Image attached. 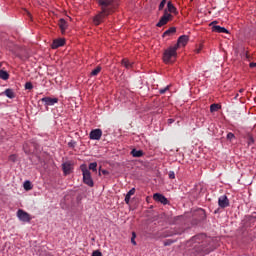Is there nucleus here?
<instances>
[{"label":"nucleus","mask_w":256,"mask_h":256,"mask_svg":"<svg viewBox=\"0 0 256 256\" xmlns=\"http://www.w3.org/2000/svg\"><path fill=\"white\" fill-rule=\"evenodd\" d=\"M168 177H169V179H175V172L174 171H170L168 173Z\"/></svg>","instance_id":"37"},{"label":"nucleus","mask_w":256,"mask_h":256,"mask_svg":"<svg viewBox=\"0 0 256 256\" xmlns=\"http://www.w3.org/2000/svg\"><path fill=\"white\" fill-rule=\"evenodd\" d=\"M253 143H255V139H253V136H249L247 144L248 145H253Z\"/></svg>","instance_id":"35"},{"label":"nucleus","mask_w":256,"mask_h":256,"mask_svg":"<svg viewBox=\"0 0 256 256\" xmlns=\"http://www.w3.org/2000/svg\"><path fill=\"white\" fill-rule=\"evenodd\" d=\"M189 43V37L186 35H182L178 38L177 43L174 45L176 49H179V47H185Z\"/></svg>","instance_id":"10"},{"label":"nucleus","mask_w":256,"mask_h":256,"mask_svg":"<svg viewBox=\"0 0 256 256\" xmlns=\"http://www.w3.org/2000/svg\"><path fill=\"white\" fill-rule=\"evenodd\" d=\"M250 69H253L256 67V62H252L249 64Z\"/></svg>","instance_id":"42"},{"label":"nucleus","mask_w":256,"mask_h":256,"mask_svg":"<svg viewBox=\"0 0 256 256\" xmlns=\"http://www.w3.org/2000/svg\"><path fill=\"white\" fill-rule=\"evenodd\" d=\"M217 21H213L210 23V27H212L213 33H229V30H227L225 27L217 26Z\"/></svg>","instance_id":"9"},{"label":"nucleus","mask_w":256,"mask_h":256,"mask_svg":"<svg viewBox=\"0 0 256 256\" xmlns=\"http://www.w3.org/2000/svg\"><path fill=\"white\" fill-rule=\"evenodd\" d=\"M0 79L7 81V79H9V73L7 71L0 70Z\"/></svg>","instance_id":"24"},{"label":"nucleus","mask_w":256,"mask_h":256,"mask_svg":"<svg viewBox=\"0 0 256 256\" xmlns=\"http://www.w3.org/2000/svg\"><path fill=\"white\" fill-rule=\"evenodd\" d=\"M27 13H28L29 17H31V13L30 12H27Z\"/></svg>","instance_id":"48"},{"label":"nucleus","mask_w":256,"mask_h":256,"mask_svg":"<svg viewBox=\"0 0 256 256\" xmlns=\"http://www.w3.org/2000/svg\"><path fill=\"white\" fill-rule=\"evenodd\" d=\"M17 217L23 223H31V215L25 212L23 209L17 211Z\"/></svg>","instance_id":"7"},{"label":"nucleus","mask_w":256,"mask_h":256,"mask_svg":"<svg viewBox=\"0 0 256 256\" xmlns=\"http://www.w3.org/2000/svg\"><path fill=\"white\" fill-rule=\"evenodd\" d=\"M25 89H28V90L33 89V83H31V82H26V83H25Z\"/></svg>","instance_id":"31"},{"label":"nucleus","mask_w":256,"mask_h":256,"mask_svg":"<svg viewBox=\"0 0 256 256\" xmlns=\"http://www.w3.org/2000/svg\"><path fill=\"white\" fill-rule=\"evenodd\" d=\"M62 171L64 175H71V172L73 171V165L71 162H64L62 164Z\"/></svg>","instance_id":"14"},{"label":"nucleus","mask_w":256,"mask_h":256,"mask_svg":"<svg viewBox=\"0 0 256 256\" xmlns=\"http://www.w3.org/2000/svg\"><path fill=\"white\" fill-rule=\"evenodd\" d=\"M0 67H1V63H0Z\"/></svg>","instance_id":"49"},{"label":"nucleus","mask_w":256,"mask_h":256,"mask_svg":"<svg viewBox=\"0 0 256 256\" xmlns=\"http://www.w3.org/2000/svg\"><path fill=\"white\" fill-rule=\"evenodd\" d=\"M173 20V15L171 13L167 12V10H164L163 16L160 18L159 22L156 24V27H163L167 25L169 21Z\"/></svg>","instance_id":"5"},{"label":"nucleus","mask_w":256,"mask_h":256,"mask_svg":"<svg viewBox=\"0 0 256 256\" xmlns=\"http://www.w3.org/2000/svg\"><path fill=\"white\" fill-rule=\"evenodd\" d=\"M247 220L251 223H255V221H256V212H253L250 216H247Z\"/></svg>","instance_id":"27"},{"label":"nucleus","mask_w":256,"mask_h":256,"mask_svg":"<svg viewBox=\"0 0 256 256\" xmlns=\"http://www.w3.org/2000/svg\"><path fill=\"white\" fill-rule=\"evenodd\" d=\"M9 161H12V163H15V161H17V155H15V154L10 155Z\"/></svg>","instance_id":"32"},{"label":"nucleus","mask_w":256,"mask_h":256,"mask_svg":"<svg viewBox=\"0 0 256 256\" xmlns=\"http://www.w3.org/2000/svg\"><path fill=\"white\" fill-rule=\"evenodd\" d=\"M137 237V235L135 234V232L132 233V238H131V243L133 245H137V242L135 241V238Z\"/></svg>","instance_id":"34"},{"label":"nucleus","mask_w":256,"mask_h":256,"mask_svg":"<svg viewBox=\"0 0 256 256\" xmlns=\"http://www.w3.org/2000/svg\"><path fill=\"white\" fill-rule=\"evenodd\" d=\"M89 169L90 171H93L94 173H96L97 171V162H92L89 164Z\"/></svg>","instance_id":"28"},{"label":"nucleus","mask_w":256,"mask_h":256,"mask_svg":"<svg viewBox=\"0 0 256 256\" xmlns=\"http://www.w3.org/2000/svg\"><path fill=\"white\" fill-rule=\"evenodd\" d=\"M2 95H6V97H8V99H15V92L11 88L6 89L2 93Z\"/></svg>","instance_id":"19"},{"label":"nucleus","mask_w":256,"mask_h":256,"mask_svg":"<svg viewBox=\"0 0 256 256\" xmlns=\"http://www.w3.org/2000/svg\"><path fill=\"white\" fill-rule=\"evenodd\" d=\"M174 33H177V28L175 27H170L168 30H166L163 33V37H171V35H174Z\"/></svg>","instance_id":"20"},{"label":"nucleus","mask_w":256,"mask_h":256,"mask_svg":"<svg viewBox=\"0 0 256 256\" xmlns=\"http://www.w3.org/2000/svg\"><path fill=\"white\" fill-rule=\"evenodd\" d=\"M63 45H65V38H58L52 42L51 47L52 49H59V47H63Z\"/></svg>","instance_id":"15"},{"label":"nucleus","mask_w":256,"mask_h":256,"mask_svg":"<svg viewBox=\"0 0 256 256\" xmlns=\"http://www.w3.org/2000/svg\"><path fill=\"white\" fill-rule=\"evenodd\" d=\"M109 15H111V12H103V10H101L96 16H94L93 18V23L96 26L101 25L102 21L105 20V17H109Z\"/></svg>","instance_id":"6"},{"label":"nucleus","mask_w":256,"mask_h":256,"mask_svg":"<svg viewBox=\"0 0 256 256\" xmlns=\"http://www.w3.org/2000/svg\"><path fill=\"white\" fill-rule=\"evenodd\" d=\"M239 97V94H236V96L234 97V99H237Z\"/></svg>","instance_id":"47"},{"label":"nucleus","mask_w":256,"mask_h":256,"mask_svg":"<svg viewBox=\"0 0 256 256\" xmlns=\"http://www.w3.org/2000/svg\"><path fill=\"white\" fill-rule=\"evenodd\" d=\"M172 243H173V240H166L164 241V246L169 247V245H171Z\"/></svg>","instance_id":"40"},{"label":"nucleus","mask_w":256,"mask_h":256,"mask_svg":"<svg viewBox=\"0 0 256 256\" xmlns=\"http://www.w3.org/2000/svg\"><path fill=\"white\" fill-rule=\"evenodd\" d=\"M68 145H69V147H73V144L70 142V143H68Z\"/></svg>","instance_id":"46"},{"label":"nucleus","mask_w":256,"mask_h":256,"mask_svg":"<svg viewBox=\"0 0 256 256\" xmlns=\"http://www.w3.org/2000/svg\"><path fill=\"white\" fill-rule=\"evenodd\" d=\"M103 137V130L97 128L90 132L89 139L92 141H99Z\"/></svg>","instance_id":"8"},{"label":"nucleus","mask_w":256,"mask_h":256,"mask_svg":"<svg viewBox=\"0 0 256 256\" xmlns=\"http://www.w3.org/2000/svg\"><path fill=\"white\" fill-rule=\"evenodd\" d=\"M165 11H167V13H174V15H177V8L175 7V5H173V3L171 1H169L167 3V9H165Z\"/></svg>","instance_id":"18"},{"label":"nucleus","mask_w":256,"mask_h":256,"mask_svg":"<svg viewBox=\"0 0 256 256\" xmlns=\"http://www.w3.org/2000/svg\"><path fill=\"white\" fill-rule=\"evenodd\" d=\"M218 205L219 207H221V209H225L226 207H229V198H227V195H223L219 197Z\"/></svg>","instance_id":"13"},{"label":"nucleus","mask_w":256,"mask_h":256,"mask_svg":"<svg viewBox=\"0 0 256 256\" xmlns=\"http://www.w3.org/2000/svg\"><path fill=\"white\" fill-rule=\"evenodd\" d=\"M153 199L154 201H156L157 203H161L162 205H169V200H167V198L163 194L155 193L153 195Z\"/></svg>","instance_id":"11"},{"label":"nucleus","mask_w":256,"mask_h":256,"mask_svg":"<svg viewBox=\"0 0 256 256\" xmlns=\"http://www.w3.org/2000/svg\"><path fill=\"white\" fill-rule=\"evenodd\" d=\"M103 13H113V0H98Z\"/></svg>","instance_id":"4"},{"label":"nucleus","mask_w":256,"mask_h":256,"mask_svg":"<svg viewBox=\"0 0 256 256\" xmlns=\"http://www.w3.org/2000/svg\"><path fill=\"white\" fill-rule=\"evenodd\" d=\"M219 109H221V105L219 104L210 105V113H215V111H219Z\"/></svg>","instance_id":"25"},{"label":"nucleus","mask_w":256,"mask_h":256,"mask_svg":"<svg viewBox=\"0 0 256 256\" xmlns=\"http://www.w3.org/2000/svg\"><path fill=\"white\" fill-rule=\"evenodd\" d=\"M165 5H167V0H162L158 6L159 11H163Z\"/></svg>","instance_id":"29"},{"label":"nucleus","mask_w":256,"mask_h":256,"mask_svg":"<svg viewBox=\"0 0 256 256\" xmlns=\"http://www.w3.org/2000/svg\"><path fill=\"white\" fill-rule=\"evenodd\" d=\"M131 155L132 157H143V150L133 149Z\"/></svg>","instance_id":"22"},{"label":"nucleus","mask_w":256,"mask_h":256,"mask_svg":"<svg viewBox=\"0 0 256 256\" xmlns=\"http://www.w3.org/2000/svg\"><path fill=\"white\" fill-rule=\"evenodd\" d=\"M122 65H124V67L126 69H133V63H131L129 60H127L126 58H124L122 60Z\"/></svg>","instance_id":"21"},{"label":"nucleus","mask_w":256,"mask_h":256,"mask_svg":"<svg viewBox=\"0 0 256 256\" xmlns=\"http://www.w3.org/2000/svg\"><path fill=\"white\" fill-rule=\"evenodd\" d=\"M102 175H109V171H107V170H102Z\"/></svg>","instance_id":"43"},{"label":"nucleus","mask_w":256,"mask_h":256,"mask_svg":"<svg viewBox=\"0 0 256 256\" xmlns=\"http://www.w3.org/2000/svg\"><path fill=\"white\" fill-rule=\"evenodd\" d=\"M177 59V47L170 46L167 48L163 53V62L166 65H169L171 63H175V60Z\"/></svg>","instance_id":"2"},{"label":"nucleus","mask_w":256,"mask_h":256,"mask_svg":"<svg viewBox=\"0 0 256 256\" xmlns=\"http://www.w3.org/2000/svg\"><path fill=\"white\" fill-rule=\"evenodd\" d=\"M24 189L25 191H31V189H33V185H31V181L27 180L24 182Z\"/></svg>","instance_id":"26"},{"label":"nucleus","mask_w":256,"mask_h":256,"mask_svg":"<svg viewBox=\"0 0 256 256\" xmlns=\"http://www.w3.org/2000/svg\"><path fill=\"white\" fill-rule=\"evenodd\" d=\"M240 57L243 61H251L253 57L249 54V51L243 49L240 53Z\"/></svg>","instance_id":"17"},{"label":"nucleus","mask_w":256,"mask_h":256,"mask_svg":"<svg viewBox=\"0 0 256 256\" xmlns=\"http://www.w3.org/2000/svg\"><path fill=\"white\" fill-rule=\"evenodd\" d=\"M168 123H169V125H171V123H175V120H173V119H168Z\"/></svg>","instance_id":"44"},{"label":"nucleus","mask_w":256,"mask_h":256,"mask_svg":"<svg viewBox=\"0 0 256 256\" xmlns=\"http://www.w3.org/2000/svg\"><path fill=\"white\" fill-rule=\"evenodd\" d=\"M203 51V44H199L198 48L195 49V53L199 54Z\"/></svg>","instance_id":"33"},{"label":"nucleus","mask_w":256,"mask_h":256,"mask_svg":"<svg viewBox=\"0 0 256 256\" xmlns=\"http://www.w3.org/2000/svg\"><path fill=\"white\" fill-rule=\"evenodd\" d=\"M42 103H45L46 107H51L59 103V98L44 97L41 99Z\"/></svg>","instance_id":"12"},{"label":"nucleus","mask_w":256,"mask_h":256,"mask_svg":"<svg viewBox=\"0 0 256 256\" xmlns=\"http://www.w3.org/2000/svg\"><path fill=\"white\" fill-rule=\"evenodd\" d=\"M92 256H103V254L101 253V251L96 250L92 253Z\"/></svg>","instance_id":"39"},{"label":"nucleus","mask_w":256,"mask_h":256,"mask_svg":"<svg viewBox=\"0 0 256 256\" xmlns=\"http://www.w3.org/2000/svg\"><path fill=\"white\" fill-rule=\"evenodd\" d=\"M101 66H97L92 72L90 73L91 77H97L101 73Z\"/></svg>","instance_id":"23"},{"label":"nucleus","mask_w":256,"mask_h":256,"mask_svg":"<svg viewBox=\"0 0 256 256\" xmlns=\"http://www.w3.org/2000/svg\"><path fill=\"white\" fill-rule=\"evenodd\" d=\"M169 87L170 86L168 85L165 88L160 89L159 90L160 95H165V93H167V91H169Z\"/></svg>","instance_id":"30"},{"label":"nucleus","mask_w":256,"mask_h":256,"mask_svg":"<svg viewBox=\"0 0 256 256\" xmlns=\"http://www.w3.org/2000/svg\"><path fill=\"white\" fill-rule=\"evenodd\" d=\"M227 139H229L230 141H231V139H235V134L229 132V133L227 134Z\"/></svg>","instance_id":"36"},{"label":"nucleus","mask_w":256,"mask_h":256,"mask_svg":"<svg viewBox=\"0 0 256 256\" xmlns=\"http://www.w3.org/2000/svg\"><path fill=\"white\" fill-rule=\"evenodd\" d=\"M131 201V196L127 195L125 196V203L129 205V202Z\"/></svg>","instance_id":"41"},{"label":"nucleus","mask_w":256,"mask_h":256,"mask_svg":"<svg viewBox=\"0 0 256 256\" xmlns=\"http://www.w3.org/2000/svg\"><path fill=\"white\" fill-rule=\"evenodd\" d=\"M244 92H245V89L243 88L239 90V93H244Z\"/></svg>","instance_id":"45"},{"label":"nucleus","mask_w":256,"mask_h":256,"mask_svg":"<svg viewBox=\"0 0 256 256\" xmlns=\"http://www.w3.org/2000/svg\"><path fill=\"white\" fill-rule=\"evenodd\" d=\"M58 25L61 29L62 35H65V31H67V27H69V24H67V21H65V19L62 18L59 20Z\"/></svg>","instance_id":"16"},{"label":"nucleus","mask_w":256,"mask_h":256,"mask_svg":"<svg viewBox=\"0 0 256 256\" xmlns=\"http://www.w3.org/2000/svg\"><path fill=\"white\" fill-rule=\"evenodd\" d=\"M192 243H195L194 248L198 255H209V238L205 234H199L192 238Z\"/></svg>","instance_id":"1"},{"label":"nucleus","mask_w":256,"mask_h":256,"mask_svg":"<svg viewBox=\"0 0 256 256\" xmlns=\"http://www.w3.org/2000/svg\"><path fill=\"white\" fill-rule=\"evenodd\" d=\"M83 175V183L88 187H94L95 183L93 182V177H91V171L87 168V165L82 164L80 166Z\"/></svg>","instance_id":"3"},{"label":"nucleus","mask_w":256,"mask_h":256,"mask_svg":"<svg viewBox=\"0 0 256 256\" xmlns=\"http://www.w3.org/2000/svg\"><path fill=\"white\" fill-rule=\"evenodd\" d=\"M126 195H128V196H130V197H131L132 195H135V188L130 189Z\"/></svg>","instance_id":"38"}]
</instances>
